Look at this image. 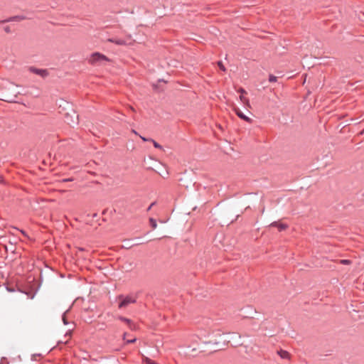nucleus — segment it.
Masks as SVG:
<instances>
[{"label": "nucleus", "instance_id": "nucleus-1", "mask_svg": "<svg viewBox=\"0 0 364 364\" xmlns=\"http://www.w3.org/2000/svg\"><path fill=\"white\" fill-rule=\"evenodd\" d=\"M109 60L107 56L98 52L92 53L88 59L89 63L94 65H101L103 62Z\"/></svg>", "mask_w": 364, "mask_h": 364}, {"label": "nucleus", "instance_id": "nucleus-2", "mask_svg": "<svg viewBox=\"0 0 364 364\" xmlns=\"http://www.w3.org/2000/svg\"><path fill=\"white\" fill-rule=\"evenodd\" d=\"M118 299L120 301L119 303V308L123 309L127 307L131 304H134L136 301V296L134 295L123 296L119 295Z\"/></svg>", "mask_w": 364, "mask_h": 364}, {"label": "nucleus", "instance_id": "nucleus-3", "mask_svg": "<svg viewBox=\"0 0 364 364\" xmlns=\"http://www.w3.org/2000/svg\"><path fill=\"white\" fill-rule=\"evenodd\" d=\"M65 121L67 124L73 126L78 124V115L75 112L73 111L72 114L66 113L65 116Z\"/></svg>", "mask_w": 364, "mask_h": 364}, {"label": "nucleus", "instance_id": "nucleus-4", "mask_svg": "<svg viewBox=\"0 0 364 364\" xmlns=\"http://www.w3.org/2000/svg\"><path fill=\"white\" fill-rule=\"evenodd\" d=\"M28 70L36 75H38L43 78L46 77L48 75V71L46 69H40L35 67L31 66L28 68Z\"/></svg>", "mask_w": 364, "mask_h": 364}, {"label": "nucleus", "instance_id": "nucleus-5", "mask_svg": "<svg viewBox=\"0 0 364 364\" xmlns=\"http://www.w3.org/2000/svg\"><path fill=\"white\" fill-rule=\"evenodd\" d=\"M220 336H221L220 331L217 330V331L213 332V338L212 339H210L209 341H203V343L205 344H213V345L218 346L219 344V342H218L215 338H213V337Z\"/></svg>", "mask_w": 364, "mask_h": 364}, {"label": "nucleus", "instance_id": "nucleus-6", "mask_svg": "<svg viewBox=\"0 0 364 364\" xmlns=\"http://www.w3.org/2000/svg\"><path fill=\"white\" fill-rule=\"evenodd\" d=\"M235 110L236 114L240 119H244L245 121H246L247 122H249V123L252 122V119L250 118L249 117L246 116L245 114H244L240 109L236 108V109H235Z\"/></svg>", "mask_w": 364, "mask_h": 364}, {"label": "nucleus", "instance_id": "nucleus-7", "mask_svg": "<svg viewBox=\"0 0 364 364\" xmlns=\"http://www.w3.org/2000/svg\"><path fill=\"white\" fill-rule=\"evenodd\" d=\"M270 226L277 228L279 231H282L287 228V225L286 224L279 223V222L277 221L272 223L270 224Z\"/></svg>", "mask_w": 364, "mask_h": 364}, {"label": "nucleus", "instance_id": "nucleus-8", "mask_svg": "<svg viewBox=\"0 0 364 364\" xmlns=\"http://www.w3.org/2000/svg\"><path fill=\"white\" fill-rule=\"evenodd\" d=\"M107 41L111 42V43H115L117 45H119V46H123V45H126L127 44V42L124 40L119 39V38H110L107 39Z\"/></svg>", "mask_w": 364, "mask_h": 364}, {"label": "nucleus", "instance_id": "nucleus-9", "mask_svg": "<svg viewBox=\"0 0 364 364\" xmlns=\"http://www.w3.org/2000/svg\"><path fill=\"white\" fill-rule=\"evenodd\" d=\"M7 90L11 91V94L13 95L14 98H16L17 95L19 93V92L17 91L15 88V85L13 83L9 84V86L7 88Z\"/></svg>", "mask_w": 364, "mask_h": 364}, {"label": "nucleus", "instance_id": "nucleus-10", "mask_svg": "<svg viewBox=\"0 0 364 364\" xmlns=\"http://www.w3.org/2000/svg\"><path fill=\"white\" fill-rule=\"evenodd\" d=\"M277 353L282 359L289 360L290 358V354L287 350H280L277 351Z\"/></svg>", "mask_w": 364, "mask_h": 364}, {"label": "nucleus", "instance_id": "nucleus-11", "mask_svg": "<svg viewBox=\"0 0 364 364\" xmlns=\"http://www.w3.org/2000/svg\"><path fill=\"white\" fill-rule=\"evenodd\" d=\"M118 318L123 321V322H125L128 326L129 327L132 329L133 328V326H134V323H132V321L127 318H125V317H123V316H119Z\"/></svg>", "mask_w": 364, "mask_h": 364}, {"label": "nucleus", "instance_id": "nucleus-12", "mask_svg": "<svg viewBox=\"0 0 364 364\" xmlns=\"http://www.w3.org/2000/svg\"><path fill=\"white\" fill-rule=\"evenodd\" d=\"M142 362L145 364H158L156 362L151 360L145 355H142Z\"/></svg>", "mask_w": 364, "mask_h": 364}, {"label": "nucleus", "instance_id": "nucleus-13", "mask_svg": "<svg viewBox=\"0 0 364 364\" xmlns=\"http://www.w3.org/2000/svg\"><path fill=\"white\" fill-rule=\"evenodd\" d=\"M240 100L243 105H247V106L250 105L249 100L247 98L245 97L242 95H241L240 96Z\"/></svg>", "mask_w": 364, "mask_h": 364}, {"label": "nucleus", "instance_id": "nucleus-14", "mask_svg": "<svg viewBox=\"0 0 364 364\" xmlns=\"http://www.w3.org/2000/svg\"><path fill=\"white\" fill-rule=\"evenodd\" d=\"M149 222H150V225L152 227V228L156 229L157 227V223H156V220H154V218H150Z\"/></svg>", "mask_w": 364, "mask_h": 364}, {"label": "nucleus", "instance_id": "nucleus-15", "mask_svg": "<svg viewBox=\"0 0 364 364\" xmlns=\"http://www.w3.org/2000/svg\"><path fill=\"white\" fill-rule=\"evenodd\" d=\"M277 77L273 75H269V81L270 82H274L277 81Z\"/></svg>", "mask_w": 364, "mask_h": 364}, {"label": "nucleus", "instance_id": "nucleus-16", "mask_svg": "<svg viewBox=\"0 0 364 364\" xmlns=\"http://www.w3.org/2000/svg\"><path fill=\"white\" fill-rule=\"evenodd\" d=\"M153 142V144H154V146L155 148H157V149H162V146L159 144L157 143L156 141H155L154 139H151V141Z\"/></svg>", "mask_w": 364, "mask_h": 364}, {"label": "nucleus", "instance_id": "nucleus-17", "mask_svg": "<svg viewBox=\"0 0 364 364\" xmlns=\"http://www.w3.org/2000/svg\"><path fill=\"white\" fill-rule=\"evenodd\" d=\"M218 65L219 66V68H220V70L225 71V66L223 65V63L221 61H219L218 63Z\"/></svg>", "mask_w": 364, "mask_h": 364}, {"label": "nucleus", "instance_id": "nucleus-18", "mask_svg": "<svg viewBox=\"0 0 364 364\" xmlns=\"http://www.w3.org/2000/svg\"><path fill=\"white\" fill-rule=\"evenodd\" d=\"M63 322L65 325H67L68 323L67 321L66 317H65V313L63 314L62 317Z\"/></svg>", "mask_w": 364, "mask_h": 364}, {"label": "nucleus", "instance_id": "nucleus-19", "mask_svg": "<svg viewBox=\"0 0 364 364\" xmlns=\"http://www.w3.org/2000/svg\"><path fill=\"white\" fill-rule=\"evenodd\" d=\"M350 262V260H348V259H342V260H341V264H349Z\"/></svg>", "mask_w": 364, "mask_h": 364}, {"label": "nucleus", "instance_id": "nucleus-20", "mask_svg": "<svg viewBox=\"0 0 364 364\" xmlns=\"http://www.w3.org/2000/svg\"><path fill=\"white\" fill-rule=\"evenodd\" d=\"M140 138L144 141H151V139H147L144 136H140Z\"/></svg>", "mask_w": 364, "mask_h": 364}, {"label": "nucleus", "instance_id": "nucleus-21", "mask_svg": "<svg viewBox=\"0 0 364 364\" xmlns=\"http://www.w3.org/2000/svg\"><path fill=\"white\" fill-rule=\"evenodd\" d=\"M155 204H156V202H153V203H151V205L148 207V208H147V211L150 210L151 209V208H152L154 205H155Z\"/></svg>", "mask_w": 364, "mask_h": 364}, {"label": "nucleus", "instance_id": "nucleus-22", "mask_svg": "<svg viewBox=\"0 0 364 364\" xmlns=\"http://www.w3.org/2000/svg\"><path fill=\"white\" fill-rule=\"evenodd\" d=\"M136 338H133V339H131V340H127L126 341L127 343H134L136 341Z\"/></svg>", "mask_w": 364, "mask_h": 364}, {"label": "nucleus", "instance_id": "nucleus-23", "mask_svg": "<svg viewBox=\"0 0 364 364\" xmlns=\"http://www.w3.org/2000/svg\"><path fill=\"white\" fill-rule=\"evenodd\" d=\"M6 98L4 100L5 101L10 102L13 100V98L9 96H6Z\"/></svg>", "mask_w": 364, "mask_h": 364}, {"label": "nucleus", "instance_id": "nucleus-24", "mask_svg": "<svg viewBox=\"0 0 364 364\" xmlns=\"http://www.w3.org/2000/svg\"><path fill=\"white\" fill-rule=\"evenodd\" d=\"M238 92H240L242 95L246 93V91L243 88H240L238 90Z\"/></svg>", "mask_w": 364, "mask_h": 364}, {"label": "nucleus", "instance_id": "nucleus-25", "mask_svg": "<svg viewBox=\"0 0 364 364\" xmlns=\"http://www.w3.org/2000/svg\"><path fill=\"white\" fill-rule=\"evenodd\" d=\"M70 335H71V330H69V331L65 333V336H70Z\"/></svg>", "mask_w": 364, "mask_h": 364}, {"label": "nucleus", "instance_id": "nucleus-26", "mask_svg": "<svg viewBox=\"0 0 364 364\" xmlns=\"http://www.w3.org/2000/svg\"><path fill=\"white\" fill-rule=\"evenodd\" d=\"M220 349H221V348H214V349H213V350H214V351H217V350H220Z\"/></svg>", "mask_w": 364, "mask_h": 364}, {"label": "nucleus", "instance_id": "nucleus-27", "mask_svg": "<svg viewBox=\"0 0 364 364\" xmlns=\"http://www.w3.org/2000/svg\"><path fill=\"white\" fill-rule=\"evenodd\" d=\"M132 132H133L134 134H135L136 135H138V133H137L134 129H133V130H132Z\"/></svg>", "mask_w": 364, "mask_h": 364}, {"label": "nucleus", "instance_id": "nucleus-28", "mask_svg": "<svg viewBox=\"0 0 364 364\" xmlns=\"http://www.w3.org/2000/svg\"><path fill=\"white\" fill-rule=\"evenodd\" d=\"M21 232L23 235H26V232H25L23 230H21Z\"/></svg>", "mask_w": 364, "mask_h": 364}, {"label": "nucleus", "instance_id": "nucleus-29", "mask_svg": "<svg viewBox=\"0 0 364 364\" xmlns=\"http://www.w3.org/2000/svg\"><path fill=\"white\" fill-rule=\"evenodd\" d=\"M235 336H237L239 338H240V335H237V334H234Z\"/></svg>", "mask_w": 364, "mask_h": 364}, {"label": "nucleus", "instance_id": "nucleus-30", "mask_svg": "<svg viewBox=\"0 0 364 364\" xmlns=\"http://www.w3.org/2000/svg\"><path fill=\"white\" fill-rule=\"evenodd\" d=\"M5 31H6V32H9V28H6L5 29Z\"/></svg>", "mask_w": 364, "mask_h": 364}]
</instances>
